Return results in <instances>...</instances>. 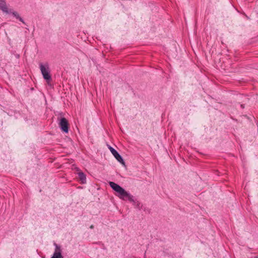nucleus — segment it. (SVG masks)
<instances>
[{
    "instance_id": "obj_4",
    "label": "nucleus",
    "mask_w": 258,
    "mask_h": 258,
    "mask_svg": "<svg viewBox=\"0 0 258 258\" xmlns=\"http://www.w3.org/2000/svg\"><path fill=\"white\" fill-rule=\"evenodd\" d=\"M109 149L110 152H111V153L114 156V157L119 163H120L122 164H125L122 157L115 149H114L113 147H112L111 146L109 147Z\"/></svg>"
},
{
    "instance_id": "obj_10",
    "label": "nucleus",
    "mask_w": 258,
    "mask_h": 258,
    "mask_svg": "<svg viewBox=\"0 0 258 258\" xmlns=\"http://www.w3.org/2000/svg\"><path fill=\"white\" fill-rule=\"evenodd\" d=\"M54 246H55V250L54 252H59L61 253L62 250L61 248V246L59 245H58L56 243H54L53 244Z\"/></svg>"
},
{
    "instance_id": "obj_6",
    "label": "nucleus",
    "mask_w": 258,
    "mask_h": 258,
    "mask_svg": "<svg viewBox=\"0 0 258 258\" xmlns=\"http://www.w3.org/2000/svg\"><path fill=\"white\" fill-rule=\"evenodd\" d=\"M0 10L7 14L11 13V10L8 9L7 7L6 0H0Z\"/></svg>"
},
{
    "instance_id": "obj_1",
    "label": "nucleus",
    "mask_w": 258,
    "mask_h": 258,
    "mask_svg": "<svg viewBox=\"0 0 258 258\" xmlns=\"http://www.w3.org/2000/svg\"><path fill=\"white\" fill-rule=\"evenodd\" d=\"M39 68L44 80H46L47 83L49 84V82L52 80L51 75L50 74V70L49 66L47 63L44 64L40 63Z\"/></svg>"
},
{
    "instance_id": "obj_5",
    "label": "nucleus",
    "mask_w": 258,
    "mask_h": 258,
    "mask_svg": "<svg viewBox=\"0 0 258 258\" xmlns=\"http://www.w3.org/2000/svg\"><path fill=\"white\" fill-rule=\"evenodd\" d=\"M120 199L125 200H128L130 202L133 203V204H136L137 200L134 199L133 196L131 195L129 192L126 191V194L122 195Z\"/></svg>"
},
{
    "instance_id": "obj_13",
    "label": "nucleus",
    "mask_w": 258,
    "mask_h": 258,
    "mask_svg": "<svg viewBox=\"0 0 258 258\" xmlns=\"http://www.w3.org/2000/svg\"><path fill=\"white\" fill-rule=\"evenodd\" d=\"M94 225H91L90 226V228L91 229H93V228H94Z\"/></svg>"
},
{
    "instance_id": "obj_2",
    "label": "nucleus",
    "mask_w": 258,
    "mask_h": 258,
    "mask_svg": "<svg viewBox=\"0 0 258 258\" xmlns=\"http://www.w3.org/2000/svg\"><path fill=\"white\" fill-rule=\"evenodd\" d=\"M109 185L113 190L117 193V196L120 198L122 195L126 194V190L117 183L113 181H110L109 182Z\"/></svg>"
},
{
    "instance_id": "obj_9",
    "label": "nucleus",
    "mask_w": 258,
    "mask_h": 258,
    "mask_svg": "<svg viewBox=\"0 0 258 258\" xmlns=\"http://www.w3.org/2000/svg\"><path fill=\"white\" fill-rule=\"evenodd\" d=\"M11 13L10 14H12L16 19H18L20 21L22 22L23 24H25V23L22 17H21L19 14L17 12L13 11L12 9Z\"/></svg>"
},
{
    "instance_id": "obj_12",
    "label": "nucleus",
    "mask_w": 258,
    "mask_h": 258,
    "mask_svg": "<svg viewBox=\"0 0 258 258\" xmlns=\"http://www.w3.org/2000/svg\"><path fill=\"white\" fill-rule=\"evenodd\" d=\"M134 205L135 206L136 208L139 209V210L142 209L143 205L137 200L136 201V204H134Z\"/></svg>"
},
{
    "instance_id": "obj_8",
    "label": "nucleus",
    "mask_w": 258,
    "mask_h": 258,
    "mask_svg": "<svg viewBox=\"0 0 258 258\" xmlns=\"http://www.w3.org/2000/svg\"><path fill=\"white\" fill-rule=\"evenodd\" d=\"M11 13L10 14H12L16 19H18L20 21L22 22L23 24H25V23L22 17H21L19 14L17 12L13 11L12 9Z\"/></svg>"
},
{
    "instance_id": "obj_11",
    "label": "nucleus",
    "mask_w": 258,
    "mask_h": 258,
    "mask_svg": "<svg viewBox=\"0 0 258 258\" xmlns=\"http://www.w3.org/2000/svg\"><path fill=\"white\" fill-rule=\"evenodd\" d=\"M51 258H64L61 253L58 252H54Z\"/></svg>"
},
{
    "instance_id": "obj_14",
    "label": "nucleus",
    "mask_w": 258,
    "mask_h": 258,
    "mask_svg": "<svg viewBox=\"0 0 258 258\" xmlns=\"http://www.w3.org/2000/svg\"><path fill=\"white\" fill-rule=\"evenodd\" d=\"M240 106L242 108H244V104H240Z\"/></svg>"
},
{
    "instance_id": "obj_3",
    "label": "nucleus",
    "mask_w": 258,
    "mask_h": 258,
    "mask_svg": "<svg viewBox=\"0 0 258 258\" xmlns=\"http://www.w3.org/2000/svg\"><path fill=\"white\" fill-rule=\"evenodd\" d=\"M59 126L63 132L65 133L69 132V123L66 118L62 117L60 119Z\"/></svg>"
},
{
    "instance_id": "obj_7",
    "label": "nucleus",
    "mask_w": 258,
    "mask_h": 258,
    "mask_svg": "<svg viewBox=\"0 0 258 258\" xmlns=\"http://www.w3.org/2000/svg\"><path fill=\"white\" fill-rule=\"evenodd\" d=\"M78 176L82 183L84 184L86 183V175L83 172H79L78 173Z\"/></svg>"
}]
</instances>
